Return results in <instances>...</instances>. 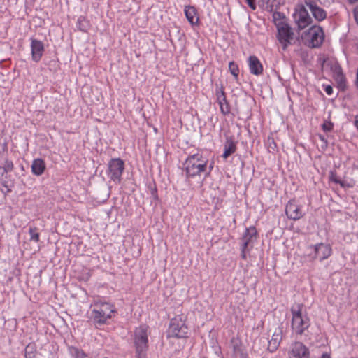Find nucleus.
Returning <instances> with one entry per match:
<instances>
[{
	"label": "nucleus",
	"mask_w": 358,
	"mask_h": 358,
	"mask_svg": "<svg viewBox=\"0 0 358 358\" xmlns=\"http://www.w3.org/2000/svg\"><path fill=\"white\" fill-rule=\"evenodd\" d=\"M207 164L208 160L199 153L189 155L184 163L187 177H194L206 173Z\"/></svg>",
	"instance_id": "f257e3e1"
},
{
	"label": "nucleus",
	"mask_w": 358,
	"mask_h": 358,
	"mask_svg": "<svg viewBox=\"0 0 358 358\" xmlns=\"http://www.w3.org/2000/svg\"><path fill=\"white\" fill-rule=\"evenodd\" d=\"M148 327L141 325L134 331V343L137 358H145L148 348Z\"/></svg>",
	"instance_id": "f03ea898"
},
{
	"label": "nucleus",
	"mask_w": 358,
	"mask_h": 358,
	"mask_svg": "<svg viewBox=\"0 0 358 358\" xmlns=\"http://www.w3.org/2000/svg\"><path fill=\"white\" fill-rule=\"evenodd\" d=\"M302 308V304H297L291 308L292 327L295 333L299 335H301L310 326V320L306 315H303Z\"/></svg>",
	"instance_id": "7ed1b4c3"
},
{
	"label": "nucleus",
	"mask_w": 358,
	"mask_h": 358,
	"mask_svg": "<svg viewBox=\"0 0 358 358\" xmlns=\"http://www.w3.org/2000/svg\"><path fill=\"white\" fill-rule=\"evenodd\" d=\"M115 312L113 306L108 303H96L92 310L91 318L96 324H104L112 317V313Z\"/></svg>",
	"instance_id": "20e7f679"
},
{
	"label": "nucleus",
	"mask_w": 358,
	"mask_h": 358,
	"mask_svg": "<svg viewBox=\"0 0 358 358\" xmlns=\"http://www.w3.org/2000/svg\"><path fill=\"white\" fill-rule=\"evenodd\" d=\"M169 333L171 337L184 338L186 336L187 327L181 316L176 317L171 320Z\"/></svg>",
	"instance_id": "39448f33"
},
{
	"label": "nucleus",
	"mask_w": 358,
	"mask_h": 358,
	"mask_svg": "<svg viewBox=\"0 0 358 358\" xmlns=\"http://www.w3.org/2000/svg\"><path fill=\"white\" fill-rule=\"evenodd\" d=\"M278 39L285 50L287 46L294 41V32L288 24L280 25L278 24Z\"/></svg>",
	"instance_id": "423d86ee"
},
{
	"label": "nucleus",
	"mask_w": 358,
	"mask_h": 358,
	"mask_svg": "<svg viewBox=\"0 0 358 358\" xmlns=\"http://www.w3.org/2000/svg\"><path fill=\"white\" fill-rule=\"evenodd\" d=\"M124 169V164L121 159L114 158L110 160L108 163V174L112 180L120 182Z\"/></svg>",
	"instance_id": "0eeeda50"
},
{
	"label": "nucleus",
	"mask_w": 358,
	"mask_h": 358,
	"mask_svg": "<svg viewBox=\"0 0 358 358\" xmlns=\"http://www.w3.org/2000/svg\"><path fill=\"white\" fill-rule=\"evenodd\" d=\"M293 17L299 29H305L312 22V18L303 6H299L296 9Z\"/></svg>",
	"instance_id": "6e6552de"
},
{
	"label": "nucleus",
	"mask_w": 358,
	"mask_h": 358,
	"mask_svg": "<svg viewBox=\"0 0 358 358\" xmlns=\"http://www.w3.org/2000/svg\"><path fill=\"white\" fill-rule=\"evenodd\" d=\"M310 38L309 45L312 48H318L324 41V32L320 27L313 26L308 32Z\"/></svg>",
	"instance_id": "1a4fd4ad"
},
{
	"label": "nucleus",
	"mask_w": 358,
	"mask_h": 358,
	"mask_svg": "<svg viewBox=\"0 0 358 358\" xmlns=\"http://www.w3.org/2000/svg\"><path fill=\"white\" fill-rule=\"evenodd\" d=\"M285 213L288 218L293 220H298L304 215L301 206L298 205L294 200H290L287 203L285 208Z\"/></svg>",
	"instance_id": "9d476101"
},
{
	"label": "nucleus",
	"mask_w": 358,
	"mask_h": 358,
	"mask_svg": "<svg viewBox=\"0 0 358 358\" xmlns=\"http://www.w3.org/2000/svg\"><path fill=\"white\" fill-rule=\"evenodd\" d=\"M230 345L232 349L230 358H248V354L239 338L233 337L231 340Z\"/></svg>",
	"instance_id": "9b49d317"
},
{
	"label": "nucleus",
	"mask_w": 358,
	"mask_h": 358,
	"mask_svg": "<svg viewBox=\"0 0 358 358\" xmlns=\"http://www.w3.org/2000/svg\"><path fill=\"white\" fill-rule=\"evenodd\" d=\"M289 357L294 358H309V350L301 342H295L292 346Z\"/></svg>",
	"instance_id": "f8f14e48"
},
{
	"label": "nucleus",
	"mask_w": 358,
	"mask_h": 358,
	"mask_svg": "<svg viewBox=\"0 0 358 358\" xmlns=\"http://www.w3.org/2000/svg\"><path fill=\"white\" fill-rule=\"evenodd\" d=\"M305 4L311 11L313 17L318 21L324 20L327 17L326 11L317 6L313 0H305Z\"/></svg>",
	"instance_id": "ddd939ff"
},
{
	"label": "nucleus",
	"mask_w": 358,
	"mask_h": 358,
	"mask_svg": "<svg viewBox=\"0 0 358 358\" xmlns=\"http://www.w3.org/2000/svg\"><path fill=\"white\" fill-rule=\"evenodd\" d=\"M31 49L32 59L36 62H38L44 52L43 42L36 39H31Z\"/></svg>",
	"instance_id": "4468645a"
},
{
	"label": "nucleus",
	"mask_w": 358,
	"mask_h": 358,
	"mask_svg": "<svg viewBox=\"0 0 358 358\" xmlns=\"http://www.w3.org/2000/svg\"><path fill=\"white\" fill-rule=\"evenodd\" d=\"M257 240V230L255 227H251L245 229L242 238V245L245 248L253 247L254 242Z\"/></svg>",
	"instance_id": "2eb2a0df"
},
{
	"label": "nucleus",
	"mask_w": 358,
	"mask_h": 358,
	"mask_svg": "<svg viewBox=\"0 0 358 358\" xmlns=\"http://www.w3.org/2000/svg\"><path fill=\"white\" fill-rule=\"evenodd\" d=\"M315 257L322 261L331 256L332 250L329 244L319 243L315 245Z\"/></svg>",
	"instance_id": "dca6fc26"
},
{
	"label": "nucleus",
	"mask_w": 358,
	"mask_h": 358,
	"mask_svg": "<svg viewBox=\"0 0 358 358\" xmlns=\"http://www.w3.org/2000/svg\"><path fill=\"white\" fill-rule=\"evenodd\" d=\"M282 338V328L278 327L273 333L272 338L268 341V350L271 352H275L279 347Z\"/></svg>",
	"instance_id": "f3484780"
},
{
	"label": "nucleus",
	"mask_w": 358,
	"mask_h": 358,
	"mask_svg": "<svg viewBox=\"0 0 358 358\" xmlns=\"http://www.w3.org/2000/svg\"><path fill=\"white\" fill-rule=\"evenodd\" d=\"M248 66L250 71L255 76L262 75L263 73V66L259 59L255 55L248 57Z\"/></svg>",
	"instance_id": "a211bd4d"
},
{
	"label": "nucleus",
	"mask_w": 358,
	"mask_h": 358,
	"mask_svg": "<svg viewBox=\"0 0 358 358\" xmlns=\"http://www.w3.org/2000/svg\"><path fill=\"white\" fill-rule=\"evenodd\" d=\"M216 96L217 102L220 105L221 113L224 115L229 113V106L227 101L225 92L223 90L222 87L220 90H217Z\"/></svg>",
	"instance_id": "6ab92c4d"
},
{
	"label": "nucleus",
	"mask_w": 358,
	"mask_h": 358,
	"mask_svg": "<svg viewBox=\"0 0 358 358\" xmlns=\"http://www.w3.org/2000/svg\"><path fill=\"white\" fill-rule=\"evenodd\" d=\"M0 184L6 189L2 190L5 194H7L11 191V188L14 185L13 180L8 178V172L0 166Z\"/></svg>",
	"instance_id": "aec40b11"
},
{
	"label": "nucleus",
	"mask_w": 358,
	"mask_h": 358,
	"mask_svg": "<svg viewBox=\"0 0 358 358\" xmlns=\"http://www.w3.org/2000/svg\"><path fill=\"white\" fill-rule=\"evenodd\" d=\"M185 13L187 20L192 24H197L199 17L197 16L196 10L194 6H188L185 8Z\"/></svg>",
	"instance_id": "412c9836"
},
{
	"label": "nucleus",
	"mask_w": 358,
	"mask_h": 358,
	"mask_svg": "<svg viewBox=\"0 0 358 358\" xmlns=\"http://www.w3.org/2000/svg\"><path fill=\"white\" fill-rule=\"evenodd\" d=\"M45 169V164L43 159H36L33 161L31 164L32 173L36 176H41L43 173Z\"/></svg>",
	"instance_id": "4be33fe9"
},
{
	"label": "nucleus",
	"mask_w": 358,
	"mask_h": 358,
	"mask_svg": "<svg viewBox=\"0 0 358 358\" xmlns=\"http://www.w3.org/2000/svg\"><path fill=\"white\" fill-rule=\"evenodd\" d=\"M236 149V143L231 139H227L224 145V150L222 157L227 159L229 155L235 152Z\"/></svg>",
	"instance_id": "5701e85b"
},
{
	"label": "nucleus",
	"mask_w": 358,
	"mask_h": 358,
	"mask_svg": "<svg viewBox=\"0 0 358 358\" xmlns=\"http://www.w3.org/2000/svg\"><path fill=\"white\" fill-rule=\"evenodd\" d=\"M70 353L73 358H91L83 350L75 347L69 348Z\"/></svg>",
	"instance_id": "b1692460"
},
{
	"label": "nucleus",
	"mask_w": 358,
	"mask_h": 358,
	"mask_svg": "<svg viewBox=\"0 0 358 358\" xmlns=\"http://www.w3.org/2000/svg\"><path fill=\"white\" fill-rule=\"evenodd\" d=\"M273 20L277 28L278 24L284 25L287 24L286 22L285 16L279 12H275L273 14Z\"/></svg>",
	"instance_id": "393cba45"
},
{
	"label": "nucleus",
	"mask_w": 358,
	"mask_h": 358,
	"mask_svg": "<svg viewBox=\"0 0 358 358\" xmlns=\"http://www.w3.org/2000/svg\"><path fill=\"white\" fill-rule=\"evenodd\" d=\"M29 233L30 234V241H34L36 243L39 241V234L37 232L36 227H30L29 229Z\"/></svg>",
	"instance_id": "a878e982"
},
{
	"label": "nucleus",
	"mask_w": 358,
	"mask_h": 358,
	"mask_svg": "<svg viewBox=\"0 0 358 358\" xmlns=\"http://www.w3.org/2000/svg\"><path fill=\"white\" fill-rule=\"evenodd\" d=\"M229 69L230 73L234 76L236 79H237L239 73V69L238 65L234 62H230L229 64Z\"/></svg>",
	"instance_id": "bb28decb"
},
{
	"label": "nucleus",
	"mask_w": 358,
	"mask_h": 358,
	"mask_svg": "<svg viewBox=\"0 0 358 358\" xmlns=\"http://www.w3.org/2000/svg\"><path fill=\"white\" fill-rule=\"evenodd\" d=\"M334 124L329 120H324L322 124V128L324 131L329 132L333 129Z\"/></svg>",
	"instance_id": "cd10ccee"
},
{
	"label": "nucleus",
	"mask_w": 358,
	"mask_h": 358,
	"mask_svg": "<svg viewBox=\"0 0 358 358\" xmlns=\"http://www.w3.org/2000/svg\"><path fill=\"white\" fill-rule=\"evenodd\" d=\"M329 179L332 182H335L336 184L341 185V187H344L345 186L344 182L342 181L341 179H339L337 177L336 174L335 173H334V172H331L330 176H329Z\"/></svg>",
	"instance_id": "c85d7f7f"
},
{
	"label": "nucleus",
	"mask_w": 358,
	"mask_h": 358,
	"mask_svg": "<svg viewBox=\"0 0 358 358\" xmlns=\"http://www.w3.org/2000/svg\"><path fill=\"white\" fill-rule=\"evenodd\" d=\"M6 172L12 171L13 169V163L10 160H6L4 166H1Z\"/></svg>",
	"instance_id": "c756f323"
},
{
	"label": "nucleus",
	"mask_w": 358,
	"mask_h": 358,
	"mask_svg": "<svg viewBox=\"0 0 358 358\" xmlns=\"http://www.w3.org/2000/svg\"><path fill=\"white\" fill-rule=\"evenodd\" d=\"M250 249V248H245L243 245H242L241 256L243 259H246V252L249 251Z\"/></svg>",
	"instance_id": "7c9ffc66"
},
{
	"label": "nucleus",
	"mask_w": 358,
	"mask_h": 358,
	"mask_svg": "<svg viewBox=\"0 0 358 358\" xmlns=\"http://www.w3.org/2000/svg\"><path fill=\"white\" fill-rule=\"evenodd\" d=\"M246 2L251 9H256L255 0H246Z\"/></svg>",
	"instance_id": "2f4dec72"
},
{
	"label": "nucleus",
	"mask_w": 358,
	"mask_h": 358,
	"mask_svg": "<svg viewBox=\"0 0 358 358\" xmlns=\"http://www.w3.org/2000/svg\"><path fill=\"white\" fill-rule=\"evenodd\" d=\"M326 93L329 95H331L333 92V88L330 85H327L324 89Z\"/></svg>",
	"instance_id": "473e14b6"
},
{
	"label": "nucleus",
	"mask_w": 358,
	"mask_h": 358,
	"mask_svg": "<svg viewBox=\"0 0 358 358\" xmlns=\"http://www.w3.org/2000/svg\"><path fill=\"white\" fill-rule=\"evenodd\" d=\"M33 349V346L31 345H28L25 348V355L27 356V354L31 353V350Z\"/></svg>",
	"instance_id": "72a5a7b5"
},
{
	"label": "nucleus",
	"mask_w": 358,
	"mask_h": 358,
	"mask_svg": "<svg viewBox=\"0 0 358 358\" xmlns=\"http://www.w3.org/2000/svg\"><path fill=\"white\" fill-rule=\"evenodd\" d=\"M355 127H357V129H358V115H357V116L355 117Z\"/></svg>",
	"instance_id": "f704fd0d"
},
{
	"label": "nucleus",
	"mask_w": 358,
	"mask_h": 358,
	"mask_svg": "<svg viewBox=\"0 0 358 358\" xmlns=\"http://www.w3.org/2000/svg\"><path fill=\"white\" fill-rule=\"evenodd\" d=\"M348 2L350 4H354L358 2V0H347Z\"/></svg>",
	"instance_id": "c9c22d12"
},
{
	"label": "nucleus",
	"mask_w": 358,
	"mask_h": 358,
	"mask_svg": "<svg viewBox=\"0 0 358 358\" xmlns=\"http://www.w3.org/2000/svg\"><path fill=\"white\" fill-rule=\"evenodd\" d=\"M321 358H331L330 355L327 353H324L322 355Z\"/></svg>",
	"instance_id": "e433bc0d"
},
{
	"label": "nucleus",
	"mask_w": 358,
	"mask_h": 358,
	"mask_svg": "<svg viewBox=\"0 0 358 358\" xmlns=\"http://www.w3.org/2000/svg\"><path fill=\"white\" fill-rule=\"evenodd\" d=\"M356 85L358 89V69H357V71Z\"/></svg>",
	"instance_id": "4c0bfd02"
},
{
	"label": "nucleus",
	"mask_w": 358,
	"mask_h": 358,
	"mask_svg": "<svg viewBox=\"0 0 358 358\" xmlns=\"http://www.w3.org/2000/svg\"><path fill=\"white\" fill-rule=\"evenodd\" d=\"M320 139L322 141L324 140L323 137H322L321 136H320Z\"/></svg>",
	"instance_id": "58836bf2"
},
{
	"label": "nucleus",
	"mask_w": 358,
	"mask_h": 358,
	"mask_svg": "<svg viewBox=\"0 0 358 358\" xmlns=\"http://www.w3.org/2000/svg\"><path fill=\"white\" fill-rule=\"evenodd\" d=\"M357 336H358V332H357Z\"/></svg>",
	"instance_id": "ea45409f"
}]
</instances>
